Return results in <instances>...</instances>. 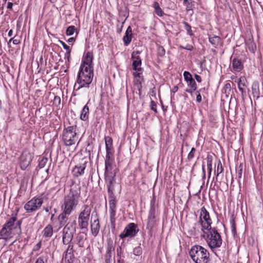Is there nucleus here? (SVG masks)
I'll return each mask as SVG.
<instances>
[{
  "label": "nucleus",
  "instance_id": "obj_18",
  "mask_svg": "<svg viewBox=\"0 0 263 263\" xmlns=\"http://www.w3.org/2000/svg\"><path fill=\"white\" fill-rule=\"evenodd\" d=\"M140 53V51L137 50L134 51L132 54V67L135 71H142V69L141 67L142 62L139 56Z\"/></svg>",
  "mask_w": 263,
  "mask_h": 263
},
{
  "label": "nucleus",
  "instance_id": "obj_19",
  "mask_svg": "<svg viewBox=\"0 0 263 263\" xmlns=\"http://www.w3.org/2000/svg\"><path fill=\"white\" fill-rule=\"evenodd\" d=\"M61 211L58 217L60 225L59 229L65 225L68 220L69 215L71 214V213L64 210H61Z\"/></svg>",
  "mask_w": 263,
  "mask_h": 263
},
{
  "label": "nucleus",
  "instance_id": "obj_36",
  "mask_svg": "<svg viewBox=\"0 0 263 263\" xmlns=\"http://www.w3.org/2000/svg\"><path fill=\"white\" fill-rule=\"evenodd\" d=\"M67 248L64 252V255H74V243H70L67 245Z\"/></svg>",
  "mask_w": 263,
  "mask_h": 263
},
{
  "label": "nucleus",
  "instance_id": "obj_64",
  "mask_svg": "<svg viewBox=\"0 0 263 263\" xmlns=\"http://www.w3.org/2000/svg\"><path fill=\"white\" fill-rule=\"evenodd\" d=\"M178 86H174V87H173V88L171 89V91H172L173 92L175 93V92H176L178 90Z\"/></svg>",
  "mask_w": 263,
  "mask_h": 263
},
{
  "label": "nucleus",
  "instance_id": "obj_45",
  "mask_svg": "<svg viewBox=\"0 0 263 263\" xmlns=\"http://www.w3.org/2000/svg\"><path fill=\"white\" fill-rule=\"evenodd\" d=\"M206 164L209 171H212L213 157L211 155H208L206 157Z\"/></svg>",
  "mask_w": 263,
  "mask_h": 263
},
{
  "label": "nucleus",
  "instance_id": "obj_9",
  "mask_svg": "<svg viewBox=\"0 0 263 263\" xmlns=\"http://www.w3.org/2000/svg\"><path fill=\"white\" fill-rule=\"evenodd\" d=\"M91 207L88 204H84L82 207V210L78 216V226L81 230H87L90 219Z\"/></svg>",
  "mask_w": 263,
  "mask_h": 263
},
{
  "label": "nucleus",
  "instance_id": "obj_62",
  "mask_svg": "<svg viewBox=\"0 0 263 263\" xmlns=\"http://www.w3.org/2000/svg\"><path fill=\"white\" fill-rule=\"evenodd\" d=\"M13 6V4L11 2H8L7 4V9L12 10Z\"/></svg>",
  "mask_w": 263,
  "mask_h": 263
},
{
  "label": "nucleus",
  "instance_id": "obj_60",
  "mask_svg": "<svg viewBox=\"0 0 263 263\" xmlns=\"http://www.w3.org/2000/svg\"><path fill=\"white\" fill-rule=\"evenodd\" d=\"M241 78L240 79L238 83V89L240 91H241V92H243V88L241 87V85H242V84L241 83Z\"/></svg>",
  "mask_w": 263,
  "mask_h": 263
},
{
  "label": "nucleus",
  "instance_id": "obj_7",
  "mask_svg": "<svg viewBox=\"0 0 263 263\" xmlns=\"http://www.w3.org/2000/svg\"><path fill=\"white\" fill-rule=\"evenodd\" d=\"M93 77V69L80 67L78 74L77 83L79 86L77 90L83 87H89Z\"/></svg>",
  "mask_w": 263,
  "mask_h": 263
},
{
  "label": "nucleus",
  "instance_id": "obj_51",
  "mask_svg": "<svg viewBox=\"0 0 263 263\" xmlns=\"http://www.w3.org/2000/svg\"><path fill=\"white\" fill-rule=\"evenodd\" d=\"M41 247H42V240H40L37 244H36L33 249H32V251H39L41 248Z\"/></svg>",
  "mask_w": 263,
  "mask_h": 263
},
{
  "label": "nucleus",
  "instance_id": "obj_53",
  "mask_svg": "<svg viewBox=\"0 0 263 263\" xmlns=\"http://www.w3.org/2000/svg\"><path fill=\"white\" fill-rule=\"evenodd\" d=\"M122 253H123V250H122V247L121 246H119L117 248V254L118 257H119L120 258H121V255Z\"/></svg>",
  "mask_w": 263,
  "mask_h": 263
},
{
  "label": "nucleus",
  "instance_id": "obj_4",
  "mask_svg": "<svg viewBox=\"0 0 263 263\" xmlns=\"http://www.w3.org/2000/svg\"><path fill=\"white\" fill-rule=\"evenodd\" d=\"M159 216L160 211L156 201V197L153 196L151 201L150 209L146 223V228L149 232H152L153 229L159 224Z\"/></svg>",
  "mask_w": 263,
  "mask_h": 263
},
{
  "label": "nucleus",
  "instance_id": "obj_43",
  "mask_svg": "<svg viewBox=\"0 0 263 263\" xmlns=\"http://www.w3.org/2000/svg\"><path fill=\"white\" fill-rule=\"evenodd\" d=\"M53 105L55 106L58 109L61 108V98L59 96L54 97L53 100Z\"/></svg>",
  "mask_w": 263,
  "mask_h": 263
},
{
  "label": "nucleus",
  "instance_id": "obj_26",
  "mask_svg": "<svg viewBox=\"0 0 263 263\" xmlns=\"http://www.w3.org/2000/svg\"><path fill=\"white\" fill-rule=\"evenodd\" d=\"M201 230V227L199 222L194 223L193 227L188 230L189 234L191 236H196L198 235Z\"/></svg>",
  "mask_w": 263,
  "mask_h": 263
},
{
  "label": "nucleus",
  "instance_id": "obj_8",
  "mask_svg": "<svg viewBox=\"0 0 263 263\" xmlns=\"http://www.w3.org/2000/svg\"><path fill=\"white\" fill-rule=\"evenodd\" d=\"M190 255L195 263H207L209 261L210 253L204 247L199 245L193 246L190 252Z\"/></svg>",
  "mask_w": 263,
  "mask_h": 263
},
{
  "label": "nucleus",
  "instance_id": "obj_39",
  "mask_svg": "<svg viewBox=\"0 0 263 263\" xmlns=\"http://www.w3.org/2000/svg\"><path fill=\"white\" fill-rule=\"evenodd\" d=\"M106 156L105 160H115L114 157V150L113 149H106Z\"/></svg>",
  "mask_w": 263,
  "mask_h": 263
},
{
  "label": "nucleus",
  "instance_id": "obj_59",
  "mask_svg": "<svg viewBox=\"0 0 263 263\" xmlns=\"http://www.w3.org/2000/svg\"><path fill=\"white\" fill-rule=\"evenodd\" d=\"M182 48L188 50H192L193 49V46L191 45H187L186 47H182Z\"/></svg>",
  "mask_w": 263,
  "mask_h": 263
},
{
  "label": "nucleus",
  "instance_id": "obj_30",
  "mask_svg": "<svg viewBox=\"0 0 263 263\" xmlns=\"http://www.w3.org/2000/svg\"><path fill=\"white\" fill-rule=\"evenodd\" d=\"M89 102V101L84 106L81 112L80 119L84 121L88 120L89 118V106H88Z\"/></svg>",
  "mask_w": 263,
  "mask_h": 263
},
{
  "label": "nucleus",
  "instance_id": "obj_13",
  "mask_svg": "<svg viewBox=\"0 0 263 263\" xmlns=\"http://www.w3.org/2000/svg\"><path fill=\"white\" fill-rule=\"evenodd\" d=\"M138 232L139 229L137 224L130 222L125 227L123 231L120 234L119 237L122 239L126 237H134Z\"/></svg>",
  "mask_w": 263,
  "mask_h": 263
},
{
  "label": "nucleus",
  "instance_id": "obj_42",
  "mask_svg": "<svg viewBox=\"0 0 263 263\" xmlns=\"http://www.w3.org/2000/svg\"><path fill=\"white\" fill-rule=\"evenodd\" d=\"M154 7L155 8V11L156 13L158 15L162 16L163 15V11L159 6V4L158 2H155L154 4Z\"/></svg>",
  "mask_w": 263,
  "mask_h": 263
},
{
  "label": "nucleus",
  "instance_id": "obj_23",
  "mask_svg": "<svg viewBox=\"0 0 263 263\" xmlns=\"http://www.w3.org/2000/svg\"><path fill=\"white\" fill-rule=\"evenodd\" d=\"M232 67L235 72H240L243 68V65L241 60L238 58H234L232 61Z\"/></svg>",
  "mask_w": 263,
  "mask_h": 263
},
{
  "label": "nucleus",
  "instance_id": "obj_3",
  "mask_svg": "<svg viewBox=\"0 0 263 263\" xmlns=\"http://www.w3.org/2000/svg\"><path fill=\"white\" fill-rule=\"evenodd\" d=\"M77 125L76 122L70 123L68 121V125H64L62 140L65 145L67 146L74 145L78 140V134L77 132Z\"/></svg>",
  "mask_w": 263,
  "mask_h": 263
},
{
  "label": "nucleus",
  "instance_id": "obj_31",
  "mask_svg": "<svg viewBox=\"0 0 263 263\" xmlns=\"http://www.w3.org/2000/svg\"><path fill=\"white\" fill-rule=\"evenodd\" d=\"M252 93L254 97L259 98L260 97L259 84L258 81H255L252 85Z\"/></svg>",
  "mask_w": 263,
  "mask_h": 263
},
{
  "label": "nucleus",
  "instance_id": "obj_61",
  "mask_svg": "<svg viewBox=\"0 0 263 263\" xmlns=\"http://www.w3.org/2000/svg\"><path fill=\"white\" fill-rule=\"evenodd\" d=\"M202 172H203L202 178L203 179H205V176H206V175H205V166H204V165L203 164L202 166Z\"/></svg>",
  "mask_w": 263,
  "mask_h": 263
},
{
  "label": "nucleus",
  "instance_id": "obj_17",
  "mask_svg": "<svg viewBox=\"0 0 263 263\" xmlns=\"http://www.w3.org/2000/svg\"><path fill=\"white\" fill-rule=\"evenodd\" d=\"M93 52L92 50L85 52L82 58L80 67L93 69Z\"/></svg>",
  "mask_w": 263,
  "mask_h": 263
},
{
  "label": "nucleus",
  "instance_id": "obj_2",
  "mask_svg": "<svg viewBox=\"0 0 263 263\" xmlns=\"http://www.w3.org/2000/svg\"><path fill=\"white\" fill-rule=\"evenodd\" d=\"M80 198L81 187L76 186H71L69 192L64 196L61 202V210H64L72 213L79 205Z\"/></svg>",
  "mask_w": 263,
  "mask_h": 263
},
{
  "label": "nucleus",
  "instance_id": "obj_49",
  "mask_svg": "<svg viewBox=\"0 0 263 263\" xmlns=\"http://www.w3.org/2000/svg\"><path fill=\"white\" fill-rule=\"evenodd\" d=\"M196 152V149L194 147H192L187 155V159L189 161H191L194 158Z\"/></svg>",
  "mask_w": 263,
  "mask_h": 263
},
{
  "label": "nucleus",
  "instance_id": "obj_48",
  "mask_svg": "<svg viewBox=\"0 0 263 263\" xmlns=\"http://www.w3.org/2000/svg\"><path fill=\"white\" fill-rule=\"evenodd\" d=\"M142 253V249L140 246L135 247L133 250V254L136 256H140Z\"/></svg>",
  "mask_w": 263,
  "mask_h": 263
},
{
  "label": "nucleus",
  "instance_id": "obj_56",
  "mask_svg": "<svg viewBox=\"0 0 263 263\" xmlns=\"http://www.w3.org/2000/svg\"><path fill=\"white\" fill-rule=\"evenodd\" d=\"M12 41L13 44L14 45H17L20 43V41L17 39H14L13 38H11L10 39L9 42L8 43V45H9L10 43Z\"/></svg>",
  "mask_w": 263,
  "mask_h": 263
},
{
  "label": "nucleus",
  "instance_id": "obj_33",
  "mask_svg": "<svg viewBox=\"0 0 263 263\" xmlns=\"http://www.w3.org/2000/svg\"><path fill=\"white\" fill-rule=\"evenodd\" d=\"M246 45L248 46L249 50L252 52H254L256 50V45L254 42L253 37L249 38L246 41Z\"/></svg>",
  "mask_w": 263,
  "mask_h": 263
},
{
  "label": "nucleus",
  "instance_id": "obj_16",
  "mask_svg": "<svg viewBox=\"0 0 263 263\" xmlns=\"http://www.w3.org/2000/svg\"><path fill=\"white\" fill-rule=\"evenodd\" d=\"M32 159L31 154L27 150L23 151L20 157V165L22 170H25L30 164Z\"/></svg>",
  "mask_w": 263,
  "mask_h": 263
},
{
  "label": "nucleus",
  "instance_id": "obj_52",
  "mask_svg": "<svg viewBox=\"0 0 263 263\" xmlns=\"http://www.w3.org/2000/svg\"><path fill=\"white\" fill-rule=\"evenodd\" d=\"M70 52L71 49H70L69 50H66V52L64 55V59L65 60H67L68 62H70Z\"/></svg>",
  "mask_w": 263,
  "mask_h": 263
},
{
  "label": "nucleus",
  "instance_id": "obj_10",
  "mask_svg": "<svg viewBox=\"0 0 263 263\" xmlns=\"http://www.w3.org/2000/svg\"><path fill=\"white\" fill-rule=\"evenodd\" d=\"M198 222L201 227V231L202 232L212 228L211 227L212 223V218L209 212L204 206L200 209Z\"/></svg>",
  "mask_w": 263,
  "mask_h": 263
},
{
  "label": "nucleus",
  "instance_id": "obj_54",
  "mask_svg": "<svg viewBox=\"0 0 263 263\" xmlns=\"http://www.w3.org/2000/svg\"><path fill=\"white\" fill-rule=\"evenodd\" d=\"M200 90H201V89H200L198 91H197V92H196V93H197L196 101L198 103L201 102V101L202 100V97H201V95L200 93Z\"/></svg>",
  "mask_w": 263,
  "mask_h": 263
},
{
  "label": "nucleus",
  "instance_id": "obj_28",
  "mask_svg": "<svg viewBox=\"0 0 263 263\" xmlns=\"http://www.w3.org/2000/svg\"><path fill=\"white\" fill-rule=\"evenodd\" d=\"M105 181L107 186L108 196L115 194L114 184L116 182V179H105Z\"/></svg>",
  "mask_w": 263,
  "mask_h": 263
},
{
  "label": "nucleus",
  "instance_id": "obj_24",
  "mask_svg": "<svg viewBox=\"0 0 263 263\" xmlns=\"http://www.w3.org/2000/svg\"><path fill=\"white\" fill-rule=\"evenodd\" d=\"M86 235L83 232H79L76 237L74 242L79 248H84Z\"/></svg>",
  "mask_w": 263,
  "mask_h": 263
},
{
  "label": "nucleus",
  "instance_id": "obj_12",
  "mask_svg": "<svg viewBox=\"0 0 263 263\" xmlns=\"http://www.w3.org/2000/svg\"><path fill=\"white\" fill-rule=\"evenodd\" d=\"M75 232L76 228L73 227L72 223H68L65 226L62 230V242L63 245H67L70 243H74L72 240Z\"/></svg>",
  "mask_w": 263,
  "mask_h": 263
},
{
  "label": "nucleus",
  "instance_id": "obj_5",
  "mask_svg": "<svg viewBox=\"0 0 263 263\" xmlns=\"http://www.w3.org/2000/svg\"><path fill=\"white\" fill-rule=\"evenodd\" d=\"M49 195V192L46 191L28 201L24 206L26 213H32L40 210L44 202L48 200Z\"/></svg>",
  "mask_w": 263,
  "mask_h": 263
},
{
  "label": "nucleus",
  "instance_id": "obj_6",
  "mask_svg": "<svg viewBox=\"0 0 263 263\" xmlns=\"http://www.w3.org/2000/svg\"><path fill=\"white\" fill-rule=\"evenodd\" d=\"M206 231V232L205 231L203 232V237L205 238L209 247L211 249L220 247L222 239L220 233L218 232L217 228L213 227Z\"/></svg>",
  "mask_w": 263,
  "mask_h": 263
},
{
  "label": "nucleus",
  "instance_id": "obj_57",
  "mask_svg": "<svg viewBox=\"0 0 263 263\" xmlns=\"http://www.w3.org/2000/svg\"><path fill=\"white\" fill-rule=\"evenodd\" d=\"M35 263H45L44 257L42 256L39 257L35 261Z\"/></svg>",
  "mask_w": 263,
  "mask_h": 263
},
{
  "label": "nucleus",
  "instance_id": "obj_58",
  "mask_svg": "<svg viewBox=\"0 0 263 263\" xmlns=\"http://www.w3.org/2000/svg\"><path fill=\"white\" fill-rule=\"evenodd\" d=\"M194 77L198 82L200 83L202 81L201 77L199 75L195 74Z\"/></svg>",
  "mask_w": 263,
  "mask_h": 263
},
{
  "label": "nucleus",
  "instance_id": "obj_11",
  "mask_svg": "<svg viewBox=\"0 0 263 263\" xmlns=\"http://www.w3.org/2000/svg\"><path fill=\"white\" fill-rule=\"evenodd\" d=\"M109 220L113 229L116 228V215L117 212V200L115 194L108 195Z\"/></svg>",
  "mask_w": 263,
  "mask_h": 263
},
{
  "label": "nucleus",
  "instance_id": "obj_50",
  "mask_svg": "<svg viewBox=\"0 0 263 263\" xmlns=\"http://www.w3.org/2000/svg\"><path fill=\"white\" fill-rule=\"evenodd\" d=\"M183 77H184L185 81L186 82H187L188 81H189L193 79L192 74L189 71H185L183 72Z\"/></svg>",
  "mask_w": 263,
  "mask_h": 263
},
{
  "label": "nucleus",
  "instance_id": "obj_21",
  "mask_svg": "<svg viewBox=\"0 0 263 263\" xmlns=\"http://www.w3.org/2000/svg\"><path fill=\"white\" fill-rule=\"evenodd\" d=\"M90 228L92 235L94 237H96L98 235L100 229V225L98 218L94 220L92 222H91Z\"/></svg>",
  "mask_w": 263,
  "mask_h": 263
},
{
  "label": "nucleus",
  "instance_id": "obj_40",
  "mask_svg": "<svg viewBox=\"0 0 263 263\" xmlns=\"http://www.w3.org/2000/svg\"><path fill=\"white\" fill-rule=\"evenodd\" d=\"M183 5L186 7V10L187 11L192 10L194 4L192 0H183Z\"/></svg>",
  "mask_w": 263,
  "mask_h": 263
},
{
  "label": "nucleus",
  "instance_id": "obj_37",
  "mask_svg": "<svg viewBox=\"0 0 263 263\" xmlns=\"http://www.w3.org/2000/svg\"><path fill=\"white\" fill-rule=\"evenodd\" d=\"M105 143V149H113L112 139L109 136H105L104 138Z\"/></svg>",
  "mask_w": 263,
  "mask_h": 263
},
{
  "label": "nucleus",
  "instance_id": "obj_63",
  "mask_svg": "<svg viewBox=\"0 0 263 263\" xmlns=\"http://www.w3.org/2000/svg\"><path fill=\"white\" fill-rule=\"evenodd\" d=\"M242 169L240 168L237 173V176L239 178H240L242 176Z\"/></svg>",
  "mask_w": 263,
  "mask_h": 263
},
{
  "label": "nucleus",
  "instance_id": "obj_22",
  "mask_svg": "<svg viewBox=\"0 0 263 263\" xmlns=\"http://www.w3.org/2000/svg\"><path fill=\"white\" fill-rule=\"evenodd\" d=\"M142 73V71H135L133 73L134 77V82L135 85L137 86L139 90L142 88V81H143V77L141 76Z\"/></svg>",
  "mask_w": 263,
  "mask_h": 263
},
{
  "label": "nucleus",
  "instance_id": "obj_55",
  "mask_svg": "<svg viewBox=\"0 0 263 263\" xmlns=\"http://www.w3.org/2000/svg\"><path fill=\"white\" fill-rule=\"evenodd\" d=\"M59 42L63 46V48L66 50H69L70 49V47L68 46L64 42L59 40Z\"/></svg>",
  "mask_w": 263,
  "mask_h": 263
},
{
  "label": "nucleus",
  "instance_id": "obj_41",
  "mask_svg": "<svg viewBox=\"0 0 263 263\" xmlns=\"http://www.w3.org/2000/svg\"><path fill=\"white\" fill-rule=\"evenodd\" d=\"M184 25V29L186 31L187 34L191 36H194V34L192 30V27L188 23L184 22L183 23Z\"/></svg>",
  "mask_w": 263,
  "mask_h": 263
},
{
  "label": "nucleus",
  "instance_id": "obj_32",
  "mask_svg": "<svg viewBox=\"0 0 263 263\" xmlns=\"http://www.w3.org/2000/svg\"><path fill=\"white\" fill-rule=\"evenodd\" d=\"M157 62L163 63L164 60V48L162 46H158L157 48Z\"/></svg>",
  "mask_w": 263,
  "mask_h": 263
},
{
  "label": "nucleus",
  "instance_id": "obj_15",
  "mask_svg": "<svg viewBox=\"0 0 263 263\" xmlns=\"http://www.w3.org/2000/svg\"><path fill=\"white\" fill-rule=\"evenodd\" d=\"M114 166L115 160H105V180L115 179L117 172L114 170Z\"/></svg>",
  "mask_w": 263,
  "mask_h": 263
},
{
  "label": "nucleus",
  "instance_id": "obj_44",
  "mask_svg": "<svg viewBox=\"0 0 263 263\" xmlns=\"http://www.w3.org/2000/svg\"><path fill=\"white\" fill-rule=\"evenodd\" d=\"M223 171V168L220 160L218 161L217 170L215 171V173H216V176H218Z\"/></svg>",
  "mask_w": 263,
  "mask_h": 263
},
{
  "label": "nucleus",
  "instance_id": "obj_46",
  "mask_svg": "<svg viewBox=\"0 0 263 263\" xmlns=\"http://www.w3.org/2000/svg\"><path fill=\"white\" fill-rule=\"evenodd\" d=\"M76 30V27L74 26L71 25L67 27L66 31V34L68 36H71L72 35L75 31Z\"/></svg>",
  "mask_w": 263,
  "mask_h": 263
},
{
  "label": "nucleus",
  "instance_id": "obj_20",
  "mask_svg": "<svg viewBox=\"0 0 263 263\" xmlns=\"http://www.w3.org/2000/svg\"><path fill=\"white\" fill-rule=\"evenodd\" d=\"M133 38V30L131 26H129L125 32V35L123 37L124 45L127 46L130 43Z\"/></svg>",
  "mask_w": 263,
  "mask_h": 263
},
{
  "label": "nucleus",
  "instance_id": "obj_38",
  "mask_svg": "<svg viewBox=\"0 0 263 263\" xmlns=\"http://www.w3.org/2000/svg\"><path fill=\"white\" fill-rule=\"evenodd\" d=\"M63 259H64V263H73L75 260L74 255H63Z\"/></svg>",
  "mask_w": 263,
  "mask_h": 263
},
{
  "label": "nucleus",
  "instance_id": "obj_47",
  "mask_svg": "<svg viewBox=\"0 0 263 263\" xmlns=\"http://www.w3.org/2000/svg\"><path fill=\"white\" fill-rule=\"evenodd\" d=\"M48 160L47 158L43 157L41 158V159L39 161V167L40 168H43L47 164Z\"/></svg>",
  "mask_w": 263,
  "mask_h": 263
},
{
  "label": "nucleus",
  "instance_id": "obj_1",
  "mask_svg": "<svg viewBox=\"0 0 263 263\" xmlns=\"http://www.w3.org/2000/svg\"><path fill=\"white\" fill-rule=\"evenodd\" d=\"M12 213L11 217L8 218L5 223L0 230V239L5 240H10L15 235L19 234L21 232V220H17V212Z\"/></svg>",
  "mask_w": 263,
  "mask_h": 263
},
{
  "label": "nucleus",
  "instance_id": "obj_14",
  "mask_svg": "<svg viewBox=\"0 0 263 263\" xmlns=\"http://www.w3.org/2000/svg\"><path fill=\"white\" fill-rule=\"evenodd\" d=\"M87 163V159L86 157L80 159L79 162L74 166L72 170V176L76 178L83 176L84 174Z\"/></svg>",
  "mask_w": 263,
  "mask_h": 263
},
{
  "label": "nucleus",
  "instance_id": "obj_34",
  "mask_svg": "<svg viewBox=\"0 0 263 263\" xmlns=\"http://www.w3.org/2000/svg\"><path fill=\"white\" fill-rule=\"evenodd\" d=\"M186 83L188 86L190 87V88L189 89H186V91L189 93H192L193 92L196 90L197 89V84L196 83L195 80L193 79Z\"/></svg>",
  "mask_w": 263,
  "mask_h": 263
},
{
  "label": "nucleus",
  "instance_id": "obj_29",
  "mask_svg": "<svg viewBox=\"0 0 263 263\" xmlns=\"http://www.w3.org/2000/svg\"><path fill=\"white\" fill-rule=\"evenodd\" d=\"M209 41L214 47H217L219 45H220L221 46H222L223 45L222 39L219 36L215 35L209 36Z\"/></svg>",
  "mask_w": 263,
  "mask_h": 263
},
{
  "label": "nucleus",
  "instance_id": "obj_35",
  "mask_svg": "<svg viewBox=\"0 0 263 263\" xmlns=\"http://www.w3.org/2000/svg\"><path fill=\"white\" fill-rule=\"evenodd\" d=\"M230 224H231V229L232 233L233 235H234V236H235L237 234V232H236V223H235V217L234 216V215H232V216L230 218Z\"/></svg>",
  "mask_w": 263,
  "mask_h": 263
},
{
  "label": "nucleus",
  "instance_id": "obj_25",
  "mask_svg": "<svg viewBox=\"0 0 263 263\" xmlns=\"http://www.w3.org/2000/svg\"><path fill=\"white\" fill-rule=\"evenodd\" d=\"M53 233V227L51 224H47L42 232L43 237L46 238L47 240L52 237Z\"/></svg>",
  "mask_w": 263,
  "mask_h": 263
},
{
  "label": "nucleus",
  "instance_id": "obj_27",
  "mask_svg": "<svg viewBox=\"0 0 263 263\" xmlns=\"http://www.w3.org/2000/svg\"><path fill=\"white\" fill-rule=\"evenodd\" d=\"M115 249L112 241L109 242L107 247V250L105 255V262H110L112 256V251Z\"/></svg>",
  "mask_w": 263,
  "mask_h": 263
}]
</instances>
